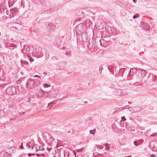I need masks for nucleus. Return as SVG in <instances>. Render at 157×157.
<instances>
[{
  "mask_svg": "<svg viewBox=\"0 0 157 157\" xmlns=\"http://www.w3.org/2000/svg\"><path fill=\"white\" fill-rule=\"evenodd\" d=\"M155 136H157V132L154 133L150 135V136L155 137Z\"/></svg>",
  "mask_w": 157,
  "mask_h": 157,
  "instance_id": "nucleus-34",
  "label": "nucleus"
},
{
  "mask_svg": "<svg viewBox=\"0 0 157 157\" xmlns=\"http://www.w3.org/2000/svg\"><path fill=\"white\" fill-rule=\"evenodd\" d=\"M157 77L155 76V77H154V78L153 80L154 81H156V80H157Z\"/></svg>",
  "mask_w": 157,
  "mask_h": 157,
  "instance_id": "nucleus-47",
  "label": "nucleus"
},
{
  "mask_svg": "<svg viewBox=\"0 0 157 157\" xmlns=\"http://www.w3.org/2000/svg\"><path fill=\"white\" fill-rule=\"evenodd\" d=\"M63 98H67V96L68 95L67 93H63Z\"/></svg>",
  "mask_w": 157,
  "mask_h": 157,
  "instance_id": "nucleus-35",
  "label": "nucleus"
},
{
  "mask_svg": "<svg viewBox=\"0 0 157 157\" xmlns=\"http://www.w3.org/2000/svg\"><path fill=\"white\" fill-rule=\"evenodd\" d=\"M46 142L48 143H50L53 140V138L51 135L49 134L46 136Z\"/></svg>",
  "mask_w": 157,
  "mask_h": 157,
  "instance_id": "nucleus-10",
  "label": "nucleus"
},
{
  "mask_svg": "<svg viewBox=\"0 0 157 157\" xmlns=\"http://www.w3.org/2000/svg\"><path fill=\"white\" fill-rule=\"evenodd\" d=\"M39 0L40 1V2H42L43 3H44V0Z\"/></svg>",
  "mask_w": 157,
  "mask_h": 157,
  "instance_id": "nucleus-59",
  "label": "nucleus"
},
{
  "mask_svg": "<svg viewBox=\"0 0 157 157\" xmlns=\"http://www.w3.org/2000/svg\"><path fill=\"white\" fill-rule=\"evenodd\" d=\"M133 1V2L134 3H136V2H137V0H132Z\"/></svg>",
  "mask_w": 157,
  "mask_h": 157,
  "instance_id": "nucleus-56",
  "label": "nucleus"
},
{
  "mask_svg": "<svg viewBox=\"0 0 157 157\" xmlns=\"http://www.w3.org/2000/svg\"><path fill=\"white\" fill-rule=\"evenodd\" d=\"M139 72L142 78L144 77L147 74L146 71L142 69H140Z\"/></svg>",
  "mask_w": 157,
  "mask_h": 157,
  "instance_id": "nucleus-14",
  "label": "nucleus"
},
{
  "mask_svg": "<svg viewBox=\"0 0 157 157\" xmlns=\"http://www.w3.org/2000/svg\"><path fill=\"white\" fill-rule=\"evenodd\" d=\"M56 157H60V152L57 150V152H56L55 155Z\"/></svg>",
  "mask_w": 157,
  "mask_h": 157,
  "instance_id": "nucleus-28",
  "label": "nucleus"
},
{
  "mask_svg": "<svg viewBox=\"0 0 157 157\" xmlns=\"http://www.w3.org/2000/svg\"><path fill=\"white\" fill-rule=\"evenodd\" d=\"M24 113H25L24 112H22V113L19 112V115L24 114Z\"/></svg>",
  "mask_w": 157,
  "mask_h": 157,
  "instance_id": "nucleus-52",
  "label": "nucleus"
},
{
  "mask_svg": "<svg viewBox=\"0 0 157 157\" xmlns=\"http://www.w3.org/2000/svg\"><path fill=\"white\" fill-rule=\"evenodd\" d=\"M34 81L31 78L28 79L26 81V87L29 89H33L34 87Z\"/></svg>",
  "mask_w": 157,
  "mask_h": 157,
  "instance_id": "nucleus-2",
  "label": "nucleus"
},
{
  "mask_svg": "<svg viewBox=\"0 0 157 157\" xmlns=\"http://www.w3.org/2000/svg\"><path fill=\"white\" fill-rule=\"evenodd\" d=\"M30 100H31V98H29L28 99V100H27V102H29L30 101Z\"/></svg>",
  "mask_w": 157,
  "mask_h": 157,
  "instance_id": "nucleus-53",
  "label": "nucleus"
},
{
  "mask_svg": "<svg viewBox=\"0 0 157 157\" xmlns=\"http://www.w3.org/2000/svg\"><path fill=\"white\" fill-rule=\"evenodd\" d=\"M29 48L28 47H27L26 48V52H26V53H29Z\"/></svg>",
  "mask_w": 157,
  "mask_h": 157,
  "instance_id": "nucleus-38",
  "label": "nucleus"
},
{
  "mask_svg": "<svg viewBox=\"0 0 157 157\" xmlns=\"http://www.w3.org/2000/svg\"><path fill=\"white\" fill-rule=\"evenodd\" d=\"M102 69H103V68H102V67H99V71L100 73H101Z\"/></svg>",
  "mask_w": 157,
  "mask_h": 157,
  "instance_id": "nucleus-37",
  "label": "nucleus"
},
{
  "mask_svg": "<svg viewBox=\"0 0 157 157\" xmlns=\"http://www.w3.org/2000/svg\"><path fill=\"white\" fill-rule=\"evenodd\" d=\"M25 49H24V50H23V52H25Z\"/></svg>",
  "mask_w": 157,
  "mask_h": 157,
  "instance_id": "nucleus-63",
  "label": "nucleus"
},
{
  "mask_svg": "<svg viewBox=\"0 0 157 157\" xmlns=\"http://www.w3.org/2000/svg\"><path fill=\"white\" fill-rule=\"evenodd\" d=\"M153 75L152 74H150L148 76V79H149L150 78H153Z\"/></svg>",
  "mask_w": 157,
  "mask_h": 157,
  "instance_id": "nucleus-39",
  "label": "nucleus"
},
{
  "mask_svg": "<svg viewBox=\"0 0 157 157\" xmlns=\"http://www.w3.org/2000/svg\"><path fill=\"white\" fill-rule=\"evenodd\" d=\"M64 157H69V152L65 151L64 153Z\"/></svg>",
  "mask_w": 157,
  "mask_h": 157,
  "instance_id": "nucleus-27",
  "label": "nucleus"
},
{
  "mask_svg": "<svg viewBox=\"0 0 157 157\" xmlns=\"http://www.w3.org/2000/svg\"><path fill=\"white\" fill-rule=\"evenodd\" d=\"M143 140H139L136 141H134V145L136 146H137L143 143Z\"/></svg>",
  "mask_w": 157,
  "mask_h": 157,
  "instance_id": "nucleus-15",
  "label": "nucleus"
},
{
  "mask_svg": "<svg viewBox=\"0 0 157 157\" xmlns=\"http://www.w3.org/2000/svg\"><path fill=\"white\" fill-rule=\"evenodd\" d=\"M16 89L13 86H10L6 90V93L10 95H14L16 94Z\"/></svg>",
  "mask_w": 157,
  "mask_h": 157,
  "instance_id": "nucleus-1",
  "label": "nucleus"
},
{
  "mask_svg": "<svg viewBox=\"0 0 157 157\" xmlns=\"http://www.w3.org/2000/svg\"><path fill=\"white\" fill-rule=\"evenodd\" d=\"M33 80V81H34V85H38L40 83V80L39 79H34Z\"/></svg>",
  "mask_w": 157,
  "mask_h": 157,
  "instance_id": "nucleus-18",
  "label": "nucleus"
},
{
  "mask_svg": "<svg viewBox=\"0 0 157 157\" xmlns=\"http://www.w3.org/2000/svg\"><path fill=\"white\" fill-rule=\"evenodd\" d=\"M65 54L66 55H69L70 53L67 52L65 53Z\"/></svg>",
  "mask_w": 157,
  "mask_h": 157,
  "instance_id": "nucleus-55",
  "label": "nucleus"
},
{
  "mask_svg": "<svg viewBox=\"0 0 157 157\" xmlns=\"http://www.w3.org/2000/svg\"><path fill=\"white\" fill-rule=\"evenodd\" d=\"M123 109H124L123 108L121 107V108H119L117 109H117V111H121V110Z\"/></svg>",
  "mask_w": 157,
  "mask_h": 157,
  "instance_id": "nucleus-41",
  "label": "nucleus"
},
{
  "mask_svg": "<svg viewBox=\"0 0 157 157\" xmlns=\"http://www.w3.org/2000/svg\"><path fill=\"white\" fill-rule=\"evenodd\" d=\"M25 78V77H21L19 78L16 82L17 83V84L20 83L22 81L24 80Z\"/></svg>",
  "mask_w": 157,
  "mask_h": 157,
  "instance_id": "nucleus-20",
  "label": "nucleus"
},
{
  "mask_svg": "<svg viewBox=\"0 0 157 157\" xmlns=\"http://www.w3.org/2000/svg\"><path fill=\"white\" fill-rule=\"evenodd\" d=\"M56 103V102H55V101H53L52 102L49 103L48 104V106H49V108H50L53 105L55 104Z\"/></svg>",
  "mask_w": 157,
  "mask_h": 157,
  "instance_id": "nucleus-22",
  "label": "nucleus"
},
{
  "mask_svg": "<svg viewBox=\"0 0 157 157\" xmlns=\"http://www.w3.org/2000/svg\"><path fill=\"white\" fill-rule=\"evenodd\" d=\"M13 5V3H9V5L10 7L12 6Z\"/></svg>",
  "mask_w": 157,
  "mask_h": 157,
  "instance_id": "nucleus-44",
  "label": "nucleus"
},
{
  "mask_svg": "<svg viewBox=\"0 0 157 157\" xmlns=\"http://www.w3.org/2000/svg\"><path fill=\"white\" fill-rule=\"evenodd\" d=\"M83 25L82 24H79L75 28V30L77 32L79 33V32H82L83 31Z\"/></svg>",
  "mask_w": 157,
  "mask_h": 157,
  "instance_id": "nucleus-9",
  "label": "nucleus"
},
{
  "mask_svg": "<svg viewBox=\"0 0 157 157\" xmlns=\"http://www.w3.org/2000/svg\"><path fill=\"white\" fill-rule=\"evenodd\" d=\"M7 47H16V45H15L13 44H9V43H8L7 44Z\"/></svg>",
  "mask_w": 157,
  "mask_h": 157,
  "instance_id": "nucleus-23",
  "label": "nucleus"
},
{
  "mask_svg": "<svg viewBox=\"0 0 157 157\" xmlns=\"http://www.w3.org/2000/svg\"><path fill=\"white\" fill-rule=\"evenodd\" d=\"M80 11L82 14L83 15L86 14V15H87V14L88 13V11L87 10H82L81 11Z\"/></svg>",
  "mask_w": 157,
  "mask_h": 157,
  "instance_id": "nucleus-25",
  "label": "nucleus"
},
{
  "mask_svg": "<svg viewBox=\"0 0 157 157\" xmlns=\"http://www.w3.org/2000/svg\"><path fill=\"white\" fill-rule=\"evenodd\" d=\"M36 155L37 156H41V155L44 156V154H36Z\"/></svg>",
  "mask_w": 157,
  "mask_h": 157,
  "instance_id": "nucleus-46",
  "label": "nucleus"
},
{
  "mask_svg": "<svg viewBox=\"0 0 157 157\" xmlns=\"http://www.w3.org/2000/svg\"><path fill=\"white\" fill-rule=\"evenodd\" d=\"M114 65H111L108 66V69L110 72L113 71L114 69Z\"/></svg>",
  "mask_w": 157,
  "mask_h": 157,
  "instance_id": "nucleus-19",
  "label": "nucleus"
},
{
  "mask_svg": "<svg viewBox=\"0 0 157 157\" xmlns=\"http://www.w3.org/2000/svg\"><path fill=\"white\" fill-rule=\"evenodd\" d=\"M11 1H12V0H11ZM13 1H14V2H15L17 1V0H13Z\"/></svg>",
  "mask_w": 157,
  "mask_h": 157,
  "instance_id": "nucleus-61",
  "label": "nucleus"
},
{
  "mask_svg": "<svg viewBox=\"0 0 157 157\" xmlns=\"http://www.w3.org/2000/svg\"><path fill=\"white\" fill-rule=\"evenodd\" d=\"M51 86L49 84H43V86L44 88H48L49 87Z\"/></svg>",
  "mask_w": 157,
  "mask_h": 157,
  "instance_id": "nucleus-30",
  "label": "nucleus"
},
{
  "mask_svg": "<svg viewBox=\"0 0 157 157\" xmlns=\"http://www.w3.org/2000/svg\"><path fill=\"white\" fill-rule=\"evenodd\" d=\"M121 119L120 120V122H122V121H125L126 120V119L124 116L122 117H121Z\"/></svg>",
  "mask_w": 157,
  "mask_h": 157,
  "instance_id": "nucleus-33",
  "label": "nucleus"
},
{
  "mask_svg": "<svg viewBox=\"0 0 157 157\" xmlns=\"http://www.w3.org/2000/svg\"><path fill=\"white\" fill-rule=\"evenodd\" d=\"M29 60H30V61H34V59L31 58H30L29 59Z\"/></svg>",
  "mask_w": 157,
  "mask_h": 157,
  "instance_id": "nucleus-54",
  "label": "nucleus"
},
{
  "mask_svg": "<svg viewBox=\"0 0 157 157\" xmlns=\"http://www.w3.org/2000/svg\"><path fill=\"white\" fill-rule=\"evenodd\" d=\"M26 146L30 150H32L34 148L33 144L30 142H28L27 143Z\"/></svg>",
  "mask_w": 157,
  "mask_h": 157,
  "instance_id": "nucleus-16",
  "label": "nucleus"
},
{
  "mask_svg": "<svg viewBox=\"0 0 157 157\" xmlns=\"http://www.w3.org/2000/svg\"><path fill=\"white\" fill-rule=\"evenodd\" d=\"M143 29L146 30H149L150 28V26L146 22H143Z\"/></svg>",
  "mask_w": 157,
  "mask_h": 157,
  "instance_id": "nucleus-11",
  "label": "nucleus"
},
{
  "mask_svg": "<svg viewBox=\"0 0 157 157\" xmlns=\"http://www.w3.org/2000/svg\"><path fill=\"white\" fill-rule=\"evenodd\" d=\"M43 74L44 75H47V72H44L43 73Z\"/></svg>",
  "mask_w": 157,
  "mask_h": 157,
  "instance_id": "nucleus-58",
  "label": "nucleus"
},
{
  "mask_svg": "<svg viewBox=\"0 0 157 157\" xmlns=\"http://www.w3.org/2000/svg\"><path fill=\"white\" fill-rule=\"evenodd\" d=\"M46 92L42 90H38L36 92V95L39 97H41L45 95Z\"/></svg>",
  "mask_w": 157,
  "mask_h": 157,
  "instance_id": "nucleus-4",
  "label": "nucleus"
},
{
  "mask_svg": "<svg viewBox=\"0 0 157 157\" xmlns=\"http://www.w3.org/2000/svg\"><path fill=\"white\" fill-rule=\"evenodd\" d=\"M21 145L19 147V148L21 149H22L23 148V146L22 145V143H21Z\"/></svg>",
  "mask_w": 157,
  "mask_h": 157,
  "instance_id": "nucleus-49",
  "label": "nucleus"
},
{
  "mask_svg": "<svg viewBox=\"0 0 157 157\" xmlns=\"http://www.w3.org/2000/svg\"><path fill=\"white\" fill-rule=\"evenodd\" d=\"M111 145L107 143L105 145V150L107 151H110Z\"/></svg>",
  "mask_w": 157,
  "mask_h": 157,
  "instance_id": "nucleus-17",
  "label": "nucleus"
},
{
  "mask_svg": "<svg viewBox=\"0 0 157 157\" xmlns=\"http://www.w3.org/2000/svg\"><path fill=\"white\" fill-rule=\"evenodd\" d=\"M127 107H128V106H126V108H125L126 109H127Z\"/></svg>",
  "mask_w": 157,
  "mask_h": 157,
  "instance_id": "nucleus-64",
  "label": "nucleus"
},
{
  "mask_svg": "<svg viewBox=\"0 0 157 157\" xmlns=\"http://www.w3.org/2000/svg\"><path fill=\"white\" fill-rule=\"evenodd\" d=\"M52 147L51 146H49L47 147V149L48 151H50L52 149Z\"/></svg>",
  "mask_w": 157,
  "mask_h": 157,
  "instance_id": "nucleus-40",
  "label": "nucleus"
},
{
  "mask_svg": "<svg viewBox=\"0 0 157 157\" xmlns=\"http://www.w3.org/2000/svg\"><path fill=\"white\" fill-rule=\"evenodd\" d=\"M96 131V130L95 129H94L93 130H90V133L92 135H94Z\"/></svg>",
  "mask_w": 157,
  "mask_h": 157,
  "instance_id": "nucleus-26",
  "label": "nucleus"
},
{
  "mask_svg": "<svg viewBox=\"0 0 157 157\" xmlns=\"http://www.w3.org/2000/svg\"><path fill=\"white\" fill-rule=\"evenodd\" d=\"M89 26L90 24H92V22L90 21L89 20Z\"/></svg>",
  "mask_w": 157,
  "mask_h": 157,
  "instance_id": "nucleus-57",
  "label": "nucleus"
},
{
  "mask_svg": "<svg viewBox=\"0 0 157 157\" xmlns=\"http://www.w3.org/2000/svg\"><path fill=\"white\" fill-rule=\"evenodd\" d=\"M15 2L14 1H13V0H12V1H11V0H9L8 2V3H13V4H14L15 3Z\"/></svg>",
  "mask_w": 157,
  "mask_h": 157,
  "instance_id": "nucleus-42",
  "label": "nucleus"
},
{
  "mask_svg": "<svg viewBox=\"0 0 157 157\" xmlns=\"http://www.w3.org/2000/svg\"><path fill=\"white\" fill-rule=\"evenodd\" d=\"M55 10V7H54V8H53V7H52V8H50L49 9V11L48 12H47L48 13H49L50 12H53L54 10Z\"/></svg>",
  "mask_w": 157,
  "mask_h": 157,
  "instance_id": "nucleus-32",
  "label": "nucleus"
},
{
  "mask_svg": "<svg viewBox=\"0 0 157 157\" xmlns=\"http://www.w3.org/2000/svg\"><path fill=\"white\" fill-rule=\"evenodd\" d=\"M35 155V154H31V153H28V155L30 157L31 156H32V155Z\"/></svg>",
  "mask_w": 157,
  "mask_h": 157,
  "instance_id": "nucleus-43",
  "label": "nucleus"
},
{
  "mask_svg": "<svg viewBox=\"0 0 157 157\" xmlns=\"http://www.w3.org/2000/svg\"><path fill=\"white\" fill-rule=\"evenodd\" d=\"M37 54H38V53L37 52L35 53V55H37Z\"/></svg>",
  "mask_w": 157,
  "mask_h": 157,
  "instance_id": "nucleus-62",
  "label": "nucleus"
},
{
  "mask_svg": "<svg viewBox=\"0 0 157 157\" xmlns=\"http://www.w3.org/2000/svg\"><path fill=\"white\" fill-rule=\"evenodd\" d=\"M156 156L155 155L153 154L151 155H150L151 157H155Z\"/></svg>",
  "mask_w": 157,
  "mask_h": 157,
  "instance_id": "nucleus-51",
  "label": "nucleus"
},
{
  "mask_svg": "<svg viewBox=\"0 0 157 157\" xmlns=\"http://www.w3.org/2000/svg\"><path fill=\"white\" fill-rule=\"evenodd\" d=\"M33 77H34V78H36V77H37V78H40L41 77L40 76H39L38 75H34L33 76Z\"/></svg>",
  "mask_w": 157,
  "mask_h": 157,
  "instance_id": "nucleus-45",
  "label": "nucleus"
},
{
  "mask_svg": "<svg viewBox=\"0 0 157 157\" xmlns=\"http://www.w3.org/2000/svg\"><path fill=\"white\" fill-rule=\"evenodd\" d=\"M137 71V70L136 68H131L128 72V74L127 76V79L128 80H131L132 77L135 75Z\"/></svg>",
  "mask_w": 157,
  "mask_h": 157,
  "instance_id": "nucleus-3",
  "label": "nucleus"
},
{
  "mask_svg": "<svg viewBox=\"0 0 157 157\" xmlns=\"http://www.w3.org/2000/svg\"><path fill=\"white\" fill-rule=\"evenodd\" d=\"M100 44L101 46L102 45V43H105V42H107L104 39H102V40H100Z\"/></svg>",
  "mask_w": 157,
  "mask_h": 157,
  "instance_id": "nucleus-29",
  "label": "nucleus"
},
{
  "mask_svg": "<svg viewBox=\"0 0 157 157\" xmlns=\"http://www.w3.org/2000/svg\"><path fill=\"white\" fill-rule=\"evenodd\" d=\"M92 12L91 11H89V14H91L92 13Z\"/></svg>",
  "mask_w": 157,
  "mask_h": 157,
  "instance_id": "nucleus-60",
  "label": "nucleus"
},
{
  "mask_svg": "<svg viewBox=\"0 0 157 157\" xmlns=\"http://www.w3.org/2000/svg\"><path fill=\"white\" fill-rule=\"evenodd\" d=\"M47 28L50 31H51L52 30H53L55 28L54 25L51 23H48V24L46 26Z\"/></svg>",
  "mask_w": 157,
  "mask_h": 157,
  "instance_id": "nucleus-12",
  "label": "nucleus"
},
{
  "mask_svg": "<svg viewBox=\"0 0 157 157\" xmlns=\"http://www.w3.org/2000/svg\"><path fill=\"white\" fill-rule=\"evenodd\" d=\"M52 59L53 60H54V59L58 60V59L57 58H56V57H52Z\"/></svg>",
  "mask_w": 157,
  "mask_h": 157,
  "instance_id": "nucleus-50",
  "label": "nucleus"
},
{
  "mask_svg": "<svg viewBox=\"0 0 157 157\" xmlns=\"http://www.w3.org/2000/svg\"><path fill=\"white\" fill-rule=\"evenodd\" d=\"M38 147L39 148V150H42L43 147H41L40 146H38Z\"/></svg>",
  "mask_w": 157,
  "mask_h": 157,
  "instance_id": "nucleus-48",
  "label": "nucleus"
},
{
  "mask_svg": "<svg viewBox=\"0 0 157 157\" xmlns=\"http://www.w3.org/2000/svg\"><path fill=\"white\" fill-rule=\"evenodd\" d=\"M139 16V15L137 14H136L134 15L133 17V19H135L137 18Z\"/></svg>",
  "mask_w": 157,
  "mask_h": 157,
  "instance_id": "nucleus-36",
  "label": "nucleus"
},
{
  "mask_svg": "<svg viewBox=\"0 0 157 157\" xmlns=\"http://www.w3.org/2000/svg\"><path fill=\"white\" fill-rule=\"evenodd\" d=\"M82 39L84 42H86L87 40V37L85 35L82 36Z\"/></svg>",
  "mask_w": 157,
  "mask_h": 157,
  "instance_id": "nucleus-21",
  "label": "nucleus"
},
{
  "mask_svg": "<svg viewBox=\"0 0 157 157\" xmlns=\"http://www.w3.org/2000/svg\"><path fill=\"white\" fill-rule=\"evenodd\" d=\"M10 15L13 17L18 14L19 11L17 8H14L10 10Z\"/></svg>",
  "mask_w": 157,
  "mask_h": 157,
  "instance_id": "nucleus-5",
  "label": "nucleus"
},
{
  "mask_svg": "<svg viewBox=\"0 0 157 157\" xmlns=\"http://www.w3.org/2000/svg\"><path fill=\"white\" fill-rule=\"evenodd\" d=\"M130 110L134 112H138L140 110V108L139 107H135L130 108Z\"/></svg>",
  "mask_w": 157,
  "mask_h": 157,
  "instance_id": "nucleus-13",
  "label": "nucleus"
},
{
  "mask_svg": "<svg viewBox=\"0 0 157 157\" xmlns=\"http://www.w3.org/2000/svg\"><path fill=\"white\" fill-rule=\"evenodd\" d=\"M58 90H52L50 92V96L52 98L56 97L58 93Z\"/></svg>",
  "mask_w": 157,
  "mask_h": 157,
  "instance_id": "nucleus-8",
  "label": "nucleus"
},
{
  "mask_svg": "<svg viewBox=\"0 0 157 157\" xmlns=\"http://www.w3.org/2000/svg\"><path fill=\"white\" fill-rule=\"evenodd\" d=\"M125 127L127 129H130L131 131H135V127L134 125H132L131 124H128L126 122H125Z\"/></svg>",
  "mask_w": 157,
  "mask_h": 157,
  "instance_id": "nucleus-7",
  "label": "nucleus"
},
{
  "mask_svg": "<svg viewBox=\"0 0 157 157\" xmlns=\"http://www.w3.org/2000/svg\"><path fill=\"white\" fill-rule=\"evenodd\" d=\"M96 147L99 150L102 149L104 147L102 145H96Z\"/></svg>",
  "mask_w": 157,
  "mask_h": 157,
  "instance_id": "nucleus-24",
  "label": "nucleus"
},
{
  "mask_svg": "<svg viewBox=\"0 0 157 157\" xmlns=\"http://www.w3.org/2000/svg\"><path fill=\"white\" fill-rule=\"evenodd\" d=\"M127 69L125 68H121L120 69L119 71H117V77L121 76L123 77L124 71H126Z\"/></svg>",
  "mask_w": 157,
  "mask_h": 157,
  "instance_id": "nucleus-6",
  "label": "nucleus"
},
{
  "mask_svg": "<svg viewBox=\"0 0 157 157\" xmlns=\"http://www.w3.org/2000/svg\"><path fill=\"white\" fill-rule=\"evenodd\" d=\"M21 63L22 64H25L26 65H28L29 64V63L28 62L25 61H21Z\"/></svg>",
  "mask_w": 157,
  "mask_h": 157,
  "instance_id": "nucleus-31",
  "label": "nucleus"
}]
</instances>
